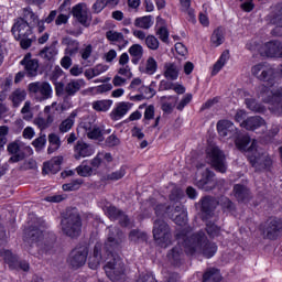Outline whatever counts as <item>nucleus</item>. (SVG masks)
I'll return each instance as SVG.
<instances>
[{
	"label": "nucleus",
	"instance_id": "obj_1",
	"mask_svg": "<svg viewBox=\"0 0 282 282\" xmlns=\"http://www.w3.org/2000/svg\"><path fill=\"white\" fill-rule=\"evenodd\" d=\"M122 230L118 227H109L108 238L105 243L97 242L93 249V254L88 259L90 270H98L100 263H105L104 270L108 279L112 282H124L127 272L122 258L116 252L120 250L122 243Z\"/></svg>",
	"mask_w": 282,
	"mask_h": 282
},
{
	"label": "nucleus",
	"instance_id": "obj_2",
	"mask_svg": "<svg viewBox=\"0 0 282 282\" xmlns=\"http://www.w3.org/2000/svg\"><path fill=\"white\" fill-rule=\"evenodd\" d=\"M178 243H183L186 254H195V252H200L206 259L215 257L217 252V245L208 241L206 234L204 231H198L192 236H186L184 231L177 232L175 235Z\"/></svg>",
	"mask_w": 282,
	"mask_h": 282
},
{
	"label": "nucleus",
	"instance_id": "obj_3",
	"mask_svg": "<svg viewBox=\"0 0 282 282\" xmlns=\"http://www.w3.org/2000/svg\"><path fill=\"white\" fill-rule=\"evenodd\" d=\"M45 228V221L41 219H36L34 224L30 225V227L24 232V241H26L30 246L29 253L36 254V252L32 251V248H36V250H42V252H47L51 248H53L54 242H51L50 246L43 245V229Z\"/></svg>",
	"mask_w": 282,
	"mask_h": 282
},
{
	"label": "nucleus",
	"instance_id": "obj_4",
	"mask_svg": "<svg viewBox=\"0 0 282 282\" xmlns=\"http://www.w3.org/2000/svg\"><path fill=\"white\" fill-rule=\"evenodd\" d=\"M247 158L256 173H262V171H270L272 169V158L265 151L259 149L257 140H252L251 145L246 148Z\"/></svg>",
	"mask_w": 282,
	"mask_h": 282
},
{
	"label": "nucleus",
	"instance_id": "obj_5",
	"mask_svg": "<svg viewBox=\"0 0 282 282\" xmlns=\"http://www.w3.org/2000/svg\"><path fill=\"white\" fill-rule=\"evenodd\" d=\"M61 226L62 232H64L66 237H70V239L80 237V232H83V220L80 219L78 209H66V212L63 214Z\"/></svg>",
	"mask_w": 282,
	"mask_h": 282
},
{
	"label": "nucleus",
	"instance_id": "obj_6",
	"mask_svg": "<svg viewBox=\"0 0 282 282\" xmlns=\"http://www.w3.org/2000/svg\"><path fill=\"white\" fill-rule=\"evenodd\" d=\"M217 131L220 138H234L235 144L239 151H246L250 144V138L242 135L230 120H219L217 122Z\"/></svg>",
	"mask_w": 282,
	"mask_h": 282
},
{
	"label": "nucleus",
	"instance_id": "obj_7",
	"mask_svg": "<svg viewBox=\"0 0 282 282\" xmlns=\"http://www.w3.org/2000/svg\"><path fill=\"white\" fill-rule=\"evenodd\" d=\"M258 96L263 102L269 105L270 111L276 116H282V86L276 90H270V87L260 85L258 87Z\"/></svg>",
	"mask_w": 282,
	"mask_h": 282
},
{
	"label": "nucleus",
	"instance_id": "obj_8",
	"mask_svg": "<svg viewBox=\"0 0 282 282\" xmlns=\"http://www.w3.org/2000/svg\"><path fill=\"white\" fill-rule=\"evenodd\" d=\"M153 239L161 248H169L173 243V232L171 226L162 218H158L153 223Z\"/></svg>",
	"mask_w": 282,
	"mask_h": 282
},
{
	"label": "nucleus",
	"instance_id": "obj_9",
	"mask_svg": "<svg viewBox=\"0 0 282 282\" xmlns=\"http://www.w3.org/2000/svg\"><path fill=\"white\" fill-rule=\"evenodd\" d=\"M34 26L28 24V22L17 19L11 32L14 34L17 41H20L22 50H29L32 47V30Z\"/></svg>",
	"mask_w": 282,
	"mask_h": 282
},
{
	"label": "nucleus",
	"instance_id": "obj_10",
	"mask_svg": "<svg viewBox=\"0 0 282 282\" xmlns=\"http://www.w3.org/2000/svg\"><path fill=\"white\" fill-rule=\"evenodd\" d=\"M251 74L258 80L267 83L269 87H274L276 83V70L268 63H259L251 67Z\"/></svg>",
	"mask_w": 282,
	"mask_h": 282
},
{
	"label": "nucleus",
	"instance_id": "obj_11",
	"mask_svg": "<svg viewBox=\"0 0 282 282\" xmlns=\"http://www.w3.org/2000/svg\"><path fill=\"white\" fill-rule=\"evenodd\" d=\"M206 156L209 164L218 173H226L228 171V163L226 162V154L217 145H210L206 150Z\"/></svg>",
	"mask_w": 282,
	"mask_h": 282
},
{
	"label": "nucleus",
	"instance_id": "obj_12",
	"mask_svg": "<svg viewBox=\"0 0 282 282\" xmlns=\"http://www.w3.org/2000/svg\"><path fill=\"white\" fill-rule=\"evenodd\" d=\"M88 256L89 248L87 246H79L70 252L67 262L74 270H78V268H83L87 263Z\"/></svg>",
	"mask_w": 282,
	"mask_h": 282
},
{
	"label": "nucleus",
	"instance_id": "obj_13",
	"mask_svg": "<svg viewBox=\"0 0 282 282\" xmlns=\"http://www.w3.org/2000/svg\"><path fill=\"white\" fill-rule=\"evenodd\" d=\"M281 219L279 218H269L264 226H261L260 229L264 236V239H270L274 241L281 235Z\"/></svg>",
	"mask_w": 282,
	"mask_h": 282
},
{
	"label": "nucleus",
	"instance_id": "obj_14",
	"mask_svg": "<svg viewBox=\"0 0 282 282\" xmlns=\"http://www.w3.org/2000/svg\"><path fill=\"white\" fill-rule=\"evenodd\" d=\"M73 17L83 25L84 28H89L91 25V13L87 9V4L78 3L73 7Z\"/></svg>",
	"mask_w": 282,
	"mask_h": 282
},
{
	"label": "nucleus",
	"instance_id": "obj_15",
	"mask_svg": "<svg viewBox=\"0 0 282 282\" xmlns=\"http://www.w3.org/2000/svg\"><path fill=\"white\" fill-rule=\"evenodd\" d=\"M29 91L31 94H41L40 100H47L52 98V86L46 82H35L29 84Z\"/></svg>",
	"mask_w": 282,
	"mask_h": 282
},
{
	"label": "nucleus",
	"instance_id": "obj_16",
	"mask_svg": "<svg viewBox=\"0 0 282 282\" xmlns=\"http://www.w3.org/2000/svg\"><path fill=\"white\" fill-rule=\"evenodd\" d=\"M21 149H23V144L20 141H13L8 144L7 151L10 153V155H12L9 159L11 164L25 160V152H21Z\"/></svg>",
	"mask_w": 282,
	"mask_h": 282
},
{
	"label": "nucleus",
	"instance_id": "obj_17",
	"mask_svg": "<svg viewBox=\"0 0 282 282\" xmlns=\"http://www.w3.org/2000/svg\"><path fill=\"white\" fill-rule=\"evenodd\" d=\"M198 188L203 191H213L217 186V180L215 178V172L206 170L203 177L197 181Z\"/></svg>",
	"mask_w": 282,
	"mask_h": 282
},
{
	"label": "nucleus",
	"instance_id": "obj_18",
	"mask_svg": "<svg viewBox=\"0 0 282 282\" xmlns=\"http://www.w3.org/2000/svg\"><path fill=\"white\" fill-rule=\"evenodd\" d=\"M90 155H94V148L83 140L77 141L74 147L75 160H80L82 158H89Z\"/></svg>",
	"mask_w": 282,
	"mask_h": 282
},
{
	"label": "nucleus",
	"instance_id": "obj_19",
	"mask_svg": "<svg viewBox=\"0 0 282 282\" xmlns=\"http://www.w3.org/2000/svg\"><path fill=\"white\" fill-rule=\"evenodd\" d=\"M264 118H261L260 116H253L243 120L240 123V127H242V129H246L247 131H257V129H261V127H264Z\"/></svg>",
	"mask_w": 282,
	"mask_h": 282
},
{
	"label": "nucleus",
	"instance_id": "obj_20",
	"mask_svg": "<svg viewBox=\"0 0 282 282\" xmlns=\"http://www.w3.org/2000/svg\"><path fill=\"white\" fill-rule=\"evenodd\" d=\"M234 195L237 202H240L241 204H248V202L252 199V194L250 193V189L242 184H236L234 186Z\"/></svg>",
	"mask_w": 282,
	"mask_h": 282
},
{
	"label": "nucleus",
	"instance_id": "obj_21",
	"mask_svg": "<svg viewBox=\"0 0 282 282\" xmlns=\"http://www.w3.org/2000/svg\"><path fill=\"white\" fill-rule=\"evenodd\" d=\"M86 85L85 79H70L69 83L65 85L64 93L68 97L76 96Z\"/></svg>",
	"mask_w": 282,
	"mask_h": 282
},
{
	"label": "nucleus",
	"instance_id": "obj_22",
	"mask_svg": "<svg viewBox=\"0 0 282 282\" xmlns=\"http://www.w3.org/2000/svg\"><path fill=\"white\" fill-rule=\"evenodd\" d=\"M21 65H24L26 76H29V78L39 76V59H31L29 56H25L21 61Z\"/></svg>",
	"mask_w": 282,
	"mask_h": 282
},
{
	"label": "nucleus",
	"instance_id": "obj_23",
	"mask_svg": "<svg viewBox=\"0 0 282 282\" xmlns=\"http://www.w3.org/2000/svg\"><path fill=\"white\" fill-rule=\"evenodd\" d=\"M265 54L270 58H282V43L280 41H271L265 44Z\"/></svg>",
	"mask_w": 282,
	"mask_h": 282
},
{
	"label": "nucleus",
	"instance_id": "obj_24",
	"mask_svg": "<svg viewBox=\"0 0 282 282\" xmlns=\"http://www.w3.org/2000/svg\"><path fill=\"white\" fill-rule=\"evenodd\" d=\"M106 39L112 44L119 43V50H122V47H127V45H129V41L124 40V35L113 30L106 32Z\"/></svg>",
	"mask_w": 282,
	"mask_h": 282
},
{
	"label": "nucleus",
	"instance_id": "obj_25",
	"mask_svg": "<svg viewBox=\"0 0 282 282\" xmlns=\"http://www.w3.org/2000/svg\"><path fill=\"white\" fill-rule=\"evenodd\" d=\"M217 207V200L214 197L205 196L200 199V210L207 217H213V210Z\"/></svg>",
	"mask_w": 282,
	"mask_h": 282
},
{
	"label": "nucleus",
	"instance_id": "obj_26",
	"mask_svg": "<svg viewBox=\"0 0 282 282\" xmlns=\"http://www.w3.org/2000/svg\"><path fill=\"white\" fill-rule=\"evenodd\" d=\"M62 164H63V156L54 158L53 160L44 163L43 173H45L46 175L48 173L56 175V173H58V171H61Z\"/></svg>",
	"mask_w": 282,
	"mask_h": 282
},
{
	"label": "nucleus",
	"instance_id": "obj_27",
	"mask_svg": "<svg viewBox=\"0 0 282 282\" xmlns=\"http://www.w3.org/2000/svg\"><path fill=\"white\" fill-rule=\"evenodd\" d=\"M62 45H66L65 54L67 56H76L78 50H80V43L72 37H63Z\"/></svg>",
	"mask_w": 282,
	"mask_h": 282
},
{
	"label": "nucleus",
	"instance_id": "obj_28",
	"mask_svg": "<svg viewBox=\"0 0 282 282\" xmlns=\"http://www.w3.org/2000/svg\"><path fill=\"white\" fill-rule=\"evenodd\" d=\"M131 109V104L121 101L117 105L116 109H113L110 113L111 120H120V118L127 116V112Z\"/></svg>",
	"mask_w": 282,
	"mask_h": 282
},
{
	"label": "nucleus",
	"instance_id": "obj_29",
	"mask_svg": "<svg viewBox=\"0 0 282 282\" xmlns=\"http://www.w3.org/2000/svg\"><path fill=\"white\" fill-rule=\"evenodd\" d=\"M28 23V25H31L33 28L36 26V23H39V15L32 11V8L26 7L22 10V17L18 18Z\"/></svg>",
	"mask_w": 282,
	"mask_h": 282
},
{
	"label": "nucleus",
	"instance_id": "obj_30",
	"mask_svg": "<svg viewBox=\"0 0 282 282\" xmlns=\"http://www.w3.org/2000/svg\"><path fill=\"white\" fill-rule=\"evenodd\" d=\"M129 54L132 56L131 63H133V65H138V63L142 61V56H144V48L140 44H133L129 48Z\"/></svg>",
	"mask_w": 282,
	"mask_h": 282
},
{
	"label": "nucleus",
	"instance_id": "obj_31",
	"mask_svg": "<svg viewBox=\"0 0 282 282\" xmlns=\"http://www.w3.org/2000/svg\"><path fill=\"white\" fill-rule=\"evenodd\" d=\"M226 41V36L224 35V28L218 26L212 34L210 43L214 47H219Z\"/></svg>",
	"mask_w": 282,
	"mask_h": 282
},
{
	"label": "nucleus",
	"instance_id": "obj_32",
	"mask_svg": "<svg viewBox=\"0 0 282 282\" xmlns=\"http://www.w3.org/2000/svg\"><path fill=\"white\" fill-rule=\"evenodd\" d=\"M165 72L164 76L167 78V80H177L180 76V68H177V65L174 63H167L165 64Z\"/></svg>",
	"mask_w": 282,
	"mask_h": 282
},
{
	"label": "nucleus",
	"instance_id": "obj_33",
	"mask_svg": "<svg viewBox=\"0 0 282 282\" xmlns=\"http://www.w3.org/2000/svg\"><path fill=\"white\" fill-rule=\"evenodd\" d=\"M76 116H78V112L74 110L67 119L63 120L59 124V132L61 133H67L74 127V122L76 120Z\"/></svg>",
	"mask_w": 282,
	"mask_h": 282
},
{
	"label": "nucleus",
	"instance_id": "obj_34",
	"mask_svg": "<svg viewBox=\"0 0 282 282\" xmlns=\"http://www.w3.org/2000/svg\"><path fill=\"white\" fill-rule=\"evenodd\" d=\"M54 122V116L47 115L46 118L37 117L34 119V124L39 127L41 131H45V129H50L52 127V123Z\"/></svg>",
	"mask_w": 282,
	"mask_h": 282
},
{
	"label": "nucleus",
	"instance_id": "obj_35",
	"mask_svg": "<svg viewBox=\"0 0 282 282\" xmlns=\"http://www.w3.org/2000/svg\"><path fill=\"white\" fill-rule=\"evenodd\" d=\"M48 144L47 153L52 155V153L61 149V137L56 133L48 134Z\"/></svg>",
	"mask_w": 282,
	"mask_h": 282
},
{
	"label": "nucleus",
	"instance_id": "obj_36",
	"mask_svg": "<svg viewBox=\"0 0 282 282\" xmlns=\"http://www.w3.org/2000/svg\"><path fill=\"white\" fill-rule=\"evenodd\" d=\"M228 58H230V52L224 51L219 59L214 64L212 76H216V74H219V72H221V68L224 67V65H226V61H228Z\"/></svg>",
	"mask_w": 282,
	"mask_h": 282
},
{
	"label": "nucleus",
	"instance_id": "obj_37",
	"mask_svg": "<svg viewBox=\"0 0 282 282\" xmlns=\"http://www.w3.org/2000/svg\"><path fill=\"white\" fill-rule=\"evenodd\" d=\"M205 230L210 239H215V237H219V235H221V227L215 224L213 220L206 221Z\"/></svg>",
	"mask_w": 282,
	"mask_h": 282
},
{
	"label": "nucleus",
	"instance_id": "obj_38",
	"mask_svg": "<svg viewBox=\"0 0 282 282\" xmlns=\"http://www.w3.org/2000/svg\"><path fill=\"white\" fill-rule=\"evenodd\" d=\"M221 281V275L217 269H208L203 275V282H219Z\"/></svg>",
	"mask_w": 282,
	"mask_h": 282
},
{
	"label": "nucleus",
	"instance_id": "obj_39",
	"mask_svg": "<svg viewBox=\"0 0 282 282\" xmlns=\"http://www.w3.org/2000/svg\"><path fill=\"white\" fill-rule=\"evenodd\" d=\"M129 241L133 243H142L147 241V232L140 231L139 229H132L129 234Z\"/></svg>",
	"mask_w": 282,
	"mask_h": 282
},
{
	"label": "nucleus",
	"instance_id": "obj_40",
	"mask_svg": "<svg viewBox=\"0 0 282 282\" xmlns=\"http://www.w3.org/2000/svg\"><path fill=\"white\" fill-rule=\"evenodd\" d=\"M134 25H135V28H141L142 30H149V28H151V25H153V17L145 15L142 18H137L134 20Z\"/></svg>",
	"mask_w": 282,
	"mask_h": 282
},
{
	"label": "nucleus",
	"instance_id": "obj_41",
	"mask_svg": "<svg viewBox=\"0 0 282 282\" xmlns=\"http://www.w3.org/2000/svg\"><path fill=\"white\" fill-rule=\"evenodd\" d=\"M167 257L174 265H180V262L182 261V247L181 246L174 247L171 250V252L167 254Z\"/></svg>",
	"mask_w": 282,
	"mask_h": 282
},
{
	"label": "nucleus",
	"instance_id": "obj_42",
	"mask_svg": "<svg viewBox=\"0 0 282 282\" xmlns=\"http://www.w3.org/2000/svg\"><path fill=\"white\" fill-rule=\"evenodd\" d=\"M111 105H113V101L109 99L97 100L93 102V109L95 111H109Z\"/></svg>",
	"mask_w": 282,
	"mask_h": 282
},
{
	"label": "nucleus",
	"instance_id": "obj_43",
	"mask_svg": "<svg viewBox=\"0 0 282 282\" xmlns=\"http://www.w3.org/2000/svg\"><path fill=\"white\" fill-rule=\"evenodd\" d=\"M245 102L246 106L250 109V111H254V113H263V111H265V107L257 102V100L253 98H247Z\"/></svg>",
	"mask_w": 282,
	"mask_h": 282
},
{
	"label": "nucleus",
	"instance_id": "obj_44",
	"mask_svg": "<svg viewBox=\"0 0 282 282\" xmlns=\"http://www.w3.org/2000/svg\"><path fill=\"white\" fill-rule=\"evenodd\" d=\"M86 135L89 140H99V142H102L105 140L102 129H100V127L96 124L90 131L87 132Z\"/></svg>",
	"mask_w": 282,
	"mask_h": 282
},
{
	"label": "nucleus",
	"instance_id": "obj_45",
	"mask_svg": "<svg viewBox=\"0 0 282 282\" xmlns=\"http://www.w3.org/2000/svg\"><path fill=\"white\" fill-rule=\"evenodd\" d=\"M86 161H84L79 166L76 167L77 174L80 177H91L94 175V167L86 165Z\"/></svg>",
	"mask_w": 282,
	"mask_h": 282
},
{
	"label": "nucleus",
	"instance_id": "obj_46",
	"mask_svg": "<svg viewBox=\"0 0 282 282\" xmlns=\"http://www.w3.org/2000/svg\"><path fill=\"white\" fill-rule=\"evenodd\" d=\"M121 214L122 210L116 206H109L106 208V215L107 217H109L111 221H118V219H120Z\"/></svg>",
	"mask_w": 282,
	"mask_h": 282
},
{
	"label": "nucleus",
	"instance_id": "obj_47",
	"mask_svg": "<svg viewBox=\"0 0 282 282\" xmlns=\"http://www.w3.org/2000/svg\"><path fill=\"white\" fill-rule=\"evenodd\" d=\"M0 257L4 259L6 263H8L11 269L14 265L15 261L19 259V257L12 254V251L10 250L0 251Z\"/></svg>",
	"mask_w": 282,
	"mask_h": 282
},
{
	"label": "nucleus",
	"instance_id": "obj_48",
	"mask_svg": "<svg viewBox=\"0 0 282 282\" xmlns=\"http://www.w3.org/2000/svg\"><path fill=\"white\" fill-rule=\"evenodd\" d=\"M26 93L24 89H17L11 95V100L13 105H21L25 100Z\"/></svg>",
	"mask_w": 282,
	"mask_h": 282
},
{
	"label": "nucleus",
	"instance_id": "obj_49",
	"mask_svg": "<svg viewBox=\"0 0 282 282\" xmlns=\"http://www.w3.org/2000/svg\"><path fill=\"white\" fill-rule=\"evenodd\" d=\"M158 72V62L153 57H149L145 62V74L153 76Z\"/></svg>",
	"mask_w": 282,
	"mask_h": 282
},
{
	"label": "nucleus",
	"instance_id": "obj_50",
	"mask_svg": "<svg viewBox=\"0 0 282 282\" xmlns=\"http://www.w3.org/2000/svg\"><path fill=\"white\" fill-rule=\"evenodd\" d=\"M124 175H127V170L124 167H120V170H118L116 172H111L110 174H107L106 180L116 182L118 180H122V177H124Z\"/></svg>",
	"mask_w": 282,
	"mask_h": 282
},
{
	"label": "nucleus",
	"instance_id": "obj_51",
	"mask_svg": "<svg viewBox=\"0 0 282 282\" xmlns=\"http://www.w3.org/2000/svg\"><path fill=\"white\" fill-rule=\"evenodd\" d=\"M145 45L149 50H159L160 47V41L158 40V37H155V35H148L145 37Z\"/></svg>",
	"mask_w": 282,
	"mask_h": 282
},
{
	"label": "nucleus",
	"instance_id": "obj_52",
	"mask_svg": "<svg viewBox=\"0 0 282 282\" xmlns=\"http://www.w3.org/2000/svg\"><path fill=\"white\" fill-rule=\"evenodd\" d=\"M34 149L36 151H43L45 149V144H47V137L45 134L40 135L32 142Z\"/></svg>",
	"mask_w": 282,
	"mask_h": 282
},
{
	"label": "nucleus",
	"instance_id": "obj_53",
	"mask_svg": "<svg viewBox=\"0 0 282 282\" xmlns=\"http://www.w3.org/2000/svg\"><path fill=\"white\" fill-rule=\"evenodd\" d=\"M182 213H186V208L184 205H182V203H176L174 206H171L170 214L167 215L170 219H173L175 215H182Z\"/></svg>",
	"mask_w": 282,
	"mask_h": 282
},
{
	"label": "nucleus",
	"instance_id": "obj_54",
	"mask_svg": "<svg viewBox=\"0 0 282 282\" xmlns=\"http://www.w3.org/2000/svg\"><path fill=\"white\" fill-rule=\"evenodd\" d=\"M271 23H273V25H278V28H282V4L276 7L275 13L271 19Z\"/></svg>",
	"mask_w": 282,
	"mask_h": 282
},
{
	"label": "nucleus",
	"instance_id": "obj_55",
	"mask_svg": "<svg viewBox=\"0 0 282 282\" xmlns=\"http://www.w3.org/2000/svg\"><path fill=\"white\" fill-rule=\"evenodd\" d=\"M40 56L44 58V61H52L54 56H56V51L53 47H44L40 51Z\"/></svg>",
	"mask_w": 282,
	"mask_h": 282
},
{
	"label": "nucleus",
	"instance_id": "obj_56",
	"mask_svg": "<svg viewBox=\"0 0 282 282\" xmlns=\"http://www.w3.org/2000/svg\"><path fill=\"white\" fill-rule=\"evenodd\" d=\"M80 184H83V180L77 178L70 183H66L62 186L63 191L72 192V191H78L80 188Z\"/></svg>",
	"mask_w": 282,
	"mask_h": 282
},
{
	"label": "nucleus",
	"instance_id": "obj_57",
	"mask_svg": "<svg viewBox=\"0 0 282 282\" xmlns=\"http://www.w3.org/2000/svg\"><path fill=\"white\" fill-rule=\"evenodd\" d=\"M156 217H164V215H171V206L159 204L154 207Z\"/></svg>",
	"mask_w": 282,
	"mask_h": 282
},
{
	"label": "nucleus",
	"instance_id": "obj_58",
	"mask_svg": "<svg viewBox=\"0 0 282 282\" xmlns=\"http://www.w3.org/2000/svg\"><path fill=\"white\" fill-rule=\"evenodd\" d=\"M12 270H23V272L30 271V263L25 260H15V263L11 267Z\"/></svg>",
	"mask_w": 282,
	"mask_h": 282
},
{
	"label": "nucleus",
	"instance_id": "obj_59",
	"mask_svg": "<svg viewBox=\"0 0 282 282\" xmlns=\"http://www.w3.org/2000/svg\"><path fill=\"white\" fill-rule=\"evenodd\" d=\"M105 144L110 149L113 147H120V139L116 134H111L106 139Z\"/></svg>",
	"mask_w": 282,
	"mask_h": 282
},
{
	"label": "nucleus",
	"instance_id": "obj_60",
	"mask_svg": "<svg viewBox=\"0 0 282 282\" xmlns=\"http://www.w3.org/2000/svg\"><path fill=\"white\" fill-rule=\"evenodd\" d=\"M156 34L163 43H169V30L166 29V26H161L156 31Z\"/></svg>",
	"mask_w": 282,
	"mask_h": 282
},
{
	"label": "nucleus",
	"instance_id": "obj_61",
	"mask_svg": "<svg viewBox=\"0 0 282 282\" xmlns=\"http://www.w3.org/2000/svg\"><path fill=\"white\" fill-rule=\"evenodd\" d=\"M117 220L123 228H129V226H131V219L127 214H124V212H121V215L119 216V218H117Z\"/></svg>",
	"mask_w": 282,
	"mask_h": 282
},
{
	"label": "nucleus",
	"instance_id": "obj_62",
	"mask_svg": "<svg viewBox=\"0 0 282 282\" xmlns=\"http://www.w3.org/2000/svg\"><path fill=\"white\" fill-rule=\"evenodd\" d=\"M135 282H158V280L152 273H142Z\"/></svg>",
	"mask_w": 282,
	"mask_h": 282
},
{
	"label": "nucleus",
	"instance_id": "obj_63",
	"mask_svg": "<svg viewBox=\"0 0 282 282\" xmlns=\"http://www.w3.org/2000/svg\"><path fill=\"white\" fill-rule=\"evenodd\" d=\"M105 8H108L107 0H97L93 6V10L97 13L102 12Z\"/></svg>",
	"mask_w": 282,
	"mask_h": 282
},
{
	"label": "nucleus",
	"instance_id": "obj_64",
	"mask_svg": "<svg viewBox=\"0 0 282 282\" xmlns=\"http://www.w3.org/2000/svg\"><path fill=\"white\" fill-rule=\"evenodd\" d=\"M172 219L177 226H184L186 224V213L176 214Z\"/></svg>",
	"mask_w": 282,
	"mask_h": 282
}]
</instances>
